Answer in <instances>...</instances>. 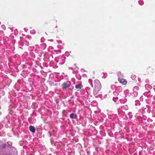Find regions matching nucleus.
I'll return each mask as SVG.
<instances>
[{
  "label": "nucleus",
  "instance_id": "1",
  "mask_svg": "<svg viewBox=\"0 0 155 155\" xmlns=\"http://www.w3.org/2000/svg\"><path fill=\"white\" fill-rule=\"evenodd\" d=\"M94 89L93 91V94L94 95L97 94L101 88V84L99 81L96 79L94 82Z\"/></svg>",
  "mask_w": 155,
  "mask_h": 155
},
{
  "label": "nucleus",
  "instance_id": "2",
  "mask_svg": "<svg viewBox=\"0 0 155 155\" xmlns=\"http://www.w3.org/2000/svg\"><path fill=\"white\" fill-rule=\"evenodd\" d=\"M71 83L69 81L67 82H64L62 85L63 89H66L68 88L70 86Z\"/></svg>",
  "mask_w": 155,
  "mask_h": 155
},
{
  "label": "nucleus",
  "instance_id": "3",
  "mask_svg": "<svg viewBox=\"0 0 155 155\" xmlns=\"http://www.w3.org/2000/svg\"><path fill=\"white\" fill-rule=\"evenodd\" d=\"M118 81L120 83L124 85H125L127 83V81L126 80L124 79H119Z\"/></svg>",
  "mask_w": 155,
  "mask_h": 155
},
{
  "label": "nucleus",
  "instance_id": "4",
  "mask_svg": "<svg viewBox=\"0 0 155 155\" xmlns=\"http://www.w3.org/2000/svg\"><path fill=\"white\" fill-rule=\"evenodd\" d=\"M82 85L81 84H79L78 85H76L75 86V88L77 90V91H79L81 88L83 87Z\"/></svg>",
  "mask_w": 155,
  "mask_h": 155
},
{
  "label": "nucleus",
  "instance_id": "5",
  "mask_svg": "<svg viewBox=\"0 0 155 155\" xmlns=\"http://www.w3.org/2000/svg\"><path fill=\"white\" fill-rule=\"evenodd\" d=\"M70 117L71 119H74L77 117V116L76 114L72 113L70 114Z\"/></svg>",
  "mask_w": 155,
  "mask_h": 155
},
{
  "label": "nucleus",
  "instance_id": "6",
  "mask_svg": "<svg viewBox=\"0 0 155 155\" xmlns=\"http://www.w3.org/2000/svg\"><path fill=\"white\" fill-rule=\"evenodd\" d=\"M29 130L32 133H34L35 131V127L34 126H30Z\"/></svg>",
  "mask_w": 155,
  "mask_h": 155
},
{
  "label": "nucleus",
  "instance_id": "7",
  "mask_svg": "<svg viewBox=\"0 0 155 155\" xmlns=\"http://www.w3.org/2000/svg\"><path fill=\"white\" fill-rule=\"evenodd\" d=\"M6 147V145L5 143L2 144L1 145V149L3 150L4 149H5Z\"/></svg>",
  "mask_w": 155,
  "mask_h": 155
},
{
  "label": "nucleus",
  "instance_id": "8",
  "mask_svg": "<svg viewBox=\"0 0 155 155\" xmlns=\"http://www.w3.org/2000/svg\"><path fill=\"white\" fill-rule=\"evenodd\" d=\"M5 155H12V154L11 153H8V154H7Z\"/></svg>",
  "mask_w": 155,
  "mask_h": 155
},
{
  "label": "nucleus",
  "instance_id": "9",
  "mask_svg": "<svg viewBox=\"0 0 155 155\" xmlns=\"http://www.w3.org/2000/svg\"><path fill=\"white\" fill-rule=\"evenodd\" d=\"M151 68H152L149 67L147 69H148V70H150L151 69Z\"/></svg>",
  "mask_w": 155,
  "mask_h": 155
}]
</instances>
